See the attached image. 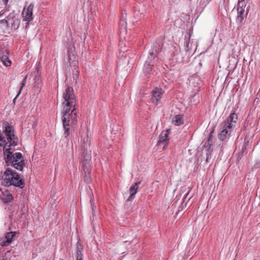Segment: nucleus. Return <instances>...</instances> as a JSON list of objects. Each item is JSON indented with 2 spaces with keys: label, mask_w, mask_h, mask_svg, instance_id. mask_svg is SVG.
I'll return each instance as SVG.
<instances>
[{
  "label": "nucleus",
  "mask_w": 260,
  "mask_h": 260,
  "mask_svg": "<svg viewBox=\"0 0 260 260\" xmlns=\"http://www.w3.org/2000/svg\"><path fill=\"white\" fill-rule=\"evenodd\" d=\"M4 131L0 132V146H4V158L7 166H11L15 169L22 171L24 161L22 155L20 152L13 153L10 147L15 146L18 142V138L14 134V128L5 123L3 126Z\"/></svg>",
  "instance_id": "1"
},
{
  "label": "nucleus",
  "mask_w": 260,
  "mask_h": 260,
  "mask_svg": "<svg viewBox=\"0 0 260 260\" xmlns=\"http://www.w3.org/2000/svg\"><path fill=\"white\" fill-rule=\"evenodd\" d=\"M62 103V121L64 130V136L67 138L70 134V127H74L78 123L76 112V101L72 87L68 86L63 93Z\"/></svg>",
  "instance_id": "2"
},
{
  "label": "nucleus",
  "mask_w": 260,
  "mask_h": 260,
  "mask_svg": "<svg viewBox=\"0 0 260 260\" xmlns=\"http://www.w3.org/2000/svg\"><path fill=\"white\" fill-rule=\"evenodd\" d=\"M238 120V116L232 112L228 118L221 124V131L218 135V138L222 141H225L235 127Z\"/></svg>",
  "instance_id": "3"
},
{
  "label": "nucleus",
  "mask_w": 260,
  "mask_h": 260,
  "mask_svg": "<svg viewBox=\"0 0 260 260\" xmlns=\"http://www.w3.org/2000/svg\"><path fill=\"white\" fill-rule=\"evenodd\" d=\"M3 184L6 186L14 185L20 188H23L24 183L18 174L14 172L12 169L7 168L2 176Z\"/></svg>",
  "instance_id": "4"
},
{
  "label": "nucleus",
  "mask_w": 260,
  "mask_h": 260,
  "mask_svg": "<svg viewBox=\"0 0 260 260\" xmlns=\"http://www.w3.org/2000/svg\"><path fill=\"white\" fill-rule=\"evenodd\" d=\"M17 16L14 12L10 13L7 17V20H5L7 26L14 29L18 28L20 21Z\"/></svg>",
  "instance_id": "5"
},
{
  "label": "nucleus",
  "mask_w": 260,
  "mask_h": 260,
  "mask_svg": "<svg viewBox=\"0 0 260 260\" xmlns=\"http://www.w3.org/2000/svg\"><path fill=\"white\" fill-rule=\"evenodd\" d=\"M246 3L244 1H239L238 5L237 12L238 15L237 20L240 23H241L244 19V17L248 13V10L245 13Z\"/></svg>",
  "instance_id": "6"
},
{
  "label": "nucleus",
  "mask_w": 260,
  "mask_h": 260,
  "mask_svg": "<svg viewBox=\"0 0 260 260\" xmlns=\"http://www.w3.org/2000/svg\"><path fill=\"white\" fill-rule=\"evenodd\" d=\"M34 7V4L31 3L27 8H26V7L24 8L22 13L23 21L29 22L32 20L34 18L32 15Z\"/></svg>",
  "instance_id": "7"
},
{
  "label": "nucleus",
  "mask_w": 260,
  "mask_h": 260,
  "mask_svg": "<svg viewBox=\"0 0 260 260\" xmlns=\"http://www.w3.org/2000/svg\"><path fill=\"white\" fill-rule=\"evenodd\" d=\"M164 93V91L162 89L156 88L152 92V98L151 99L152 102L155 105H157L159 104Z\"/></svg>",
  "instance_id": "8"
},
{
  "label": "nucleus",
  "mask_w": 260,
  "mask_h": 260,
  "mask_svg": "<svg viewBox=\"0 0 260 260\" xmlns=\"http://www.w3.org/2000/svg\"><path fill=\"white\" fill-rule=\"evenodd\" d=\"M170 129H168L166 131L162 132L159 136L157 145L160 146L161 144H164L162 147L163 149H164L167 145L168 141L169 140L168 135L170 133Z\"/></svg>",
  "instance_id": "9"
},
{
  "label": "nucleus",
  "mask_w": 260,
  "mask_h": 260,
  "mask_svg": "<svg viewBox=\"0 0 260 260\" xmlns=\"http://www.w3.org/2000/svg\"><path fill=\"white\" fill-rule=\"evenodd\" d=\"M161 50V48L159 44L156 43L153 46V48L151 50H150L149 53V56L148 57V60H151L154 58V55L156 56L158 53L160 52Z\"/></svg>",
  "instance_id": "10"
},
{
  "label": "nucleus",
  "mask_w": 260,
  "mask_h": 260,
  "mask_svg": "<svg viewBox=\"0 0 260 260\" xmlns=\"http://www.w3.org/2000/svg\"><path fill=\"white\" fill-rule=\"evenodd\" d=\"M141 183V182H138L134 183L129 188V192L130 193L129 197L128 198L127 201H131L135 197V194L137 192L138 189V185Z\"/></svg>",
  "instance_id": "11"
},
{
  "label": "nucleus",
  "mask_w": 260,
  "mask_h": 260,
  "mask_svg": "<svg viewBox=\"0 0 260 260\" xmlns=\"http://www.w3.org/2000/svg\"><path fill=\"white\" fill-rule=\"evenodd\" d=\"M16 232H11L7 233L5 235V239L6 240L3 242V246H7L12 243L13 237L15 236Z\"/></svg>",
  "instance_id": "12"
},
{
  "label": "nucleus",
  "mask_w": 260,
  "mask_h": 260,
  "mask_svg": "<svg viewBox=\"0 0 260 260\" xmlns=\"http://www.w3.org/2000/svg\"><path fill=\"white\" fill-rule=\"evenodd\" d=\"M6 54L1 53L0 55V58L3 62V64L6 67H9L11 64V61L9 59L8 54V52L7 50H5Z\"/></svg>",
  "instance_id": "13"
},
{
  "label": "nucleus",
  "mask_w": 260,
  "mask_h": 260,
  "mask_svg": "<svg viewBox=\"0 0 260 260\" xmlns=\"http://www.w3.org/2000/svg\"><path fill=\"white\" fill-rule=\"evenodd\" d=\"M201 83V80L197 75H193L189 78V84L191 86L196 87V84L199 85Z\"/></svg>",
  "instance_id": "14"
},
{
  "label": "nucleus",
  "mask_w": 260,
  "mask_h": 260,
  "mask_svg": "<svg viewBox=\"0 0 260 260\" xmlns=\"http://www.w3.org/2000/svg\"><path fill=\"white\" fill-rule=\"evenodd\" d=\"M82 161H90L91 159V151L84 149L81 156Z\"/></svg>",
  "instance_id": "15"
},
{
  "label": "nucleus",
  "mask_w": 260,
  "mask_h": 260,
  "mask_svg": "<svg viewBox=\"0 0 260 260\" xmlns=\"http://www.w3.org/2000/svg\"><path fill=\"white\" fill-rule=\"evenodd\" d=\"M77 250V259L76 260H82V246L80 242H78L76 245Z\"/></svg>",
  "instance_id": "16"
},
{
  "label": "nucleus",
  "mask_w": 260,
  "mask_h": 260,
  "mask_svg": "<svg viewBox=\"0 0 260 260\" xmlns=\"http://www.w3.org/2000/svg\"><path fill=\"white\" fill-rule=\"evenodd\" d=\"M151 72L152 66L150 64L148 61H146L144 67V72L146 74V76L149 77V75L151 74Z\"/></svg>",
  "instance_id": "17"
},
{
  "label": "nucleus",
  "mask_w": 260,
  "mask_h": 260,
  "mask_svg": "<svg viewBox=\"0 0 260 260\" xmlns=\"http://www.w3.org/2000/svg\"><path fill=\"white\" fill-rule=\"evenodd\" d=\"M173 122L176 125H180L183 123V116L182 115H177L173 119Z\"/></svg>",
  "instance_id": "18"
},
{
  "label": "nucleus",
  "mask_w": 260,
  "mask_h": 260,
  "mask_svg": "<svg viewBox=\"0 0 260 260\" xmlns=\"http://www.w3.org/2000/svg\"><path fill=\"white\" fill-rule=\"evenodd\" d=\"M83 165V169L85 172V174H89L90 170V161H82Z\"/></svg>",
  "instance_id": "19"
},
{
  "label": "nucleus",
  "mask_w": 260,
  "mask_h": 260,
  "mask_svg": "<svg viewBox=\"0 0 260 260\" xmlns=\"http://www.w3.org/2000/svg\"><path fill=\"white\" fill-rule=\"evenodd\" d=\"M26 79H27V76H26L23 79L22 82H21V88L20 89V90H19V93H18V94L16 95V96L14 98V100H13V102H15V100L17 98V97L19 96L20 93V91L21 90H22V89L23 88V87L25 86V83L26 82Z\"/></svg>",
  "instance_id": "20"
},
{
  "label": "nucleus",
  "mask_w": 260,
  "mask_h": 260,
  "mask_svg": "<svg viewBox=\"0 0 260 260\" xmlns=\"http://www.w3.org/2000/svg\"><path fill=\"white\" fill-rule=\"evenodd\" d=\"M78 75L79 71L76 69H74V70L73 71V78L74 80L75 81L76 83H77Z\"/></svg>",
  "instance_id": "21"
},
{
  "label": "nucleus",
  "mask_w": 260,
  "mask_h": 260,
  "mask_svg": "<svg viewBox=\"0 0 260 260\" xmlns=\"http://www.w3.org/2000/svg\"><path fill=\"white\" fill-rule=\"evenodd\" d=\"M13 200V197L11 194H7L6 198L5 199V202L6 203H9Z\"/></svg>",
  "instance_id": "22"
},
{
  "label": "nucleus",
  "mask_w": 260,
  "mask_h": 260,
  "mask_svg": "<svg viewBox=\"0 0 260 260\" xmlns=\"http://www.w3.org/2000/svg\"><path fill=\"white\" fill-rule=\"evenodd\" d=\"M85 182H86L87 183H89L91 182V179L89 176V174H85Z\"/></svg>",
  "instance_id": "23"
},
{
  "label": "nucleus",
  "mask_w": 260,
  "mask_h": 260,
  "mask_svg": "<svg viewBox=\"0 0 260 260\" xmlns=\"http://www.w3.org/2000/svg\"><path fill=\"white\" fill-rule=\"evenodd\" d=\"M90 203L91 205V208H92V210L93 212V214H94V210L93 201L92 199H90Z\"/></svg>",
  "instance_id": "24"
},
{
  "label": "nucleus",
  "mask_w": 260,
  "mask_h": 260,
  "mask_svg": "<svg viewBox=\"0 0 260 260\" xmlns=\"http://www.w3.org/2000/svg\"><path fill=\"white\" fill-rule=\"evenodd\" d=\"M0 260H7V259L4 256H0Z\"/></svg>",
  "instance_id": "25"
},
{
  "label": "nucleus",
  "mask_w": 260,
  "mask_h": 260,
  "mask_svg": "<svg viewBox=\"0 0 260 260\" xmlns=\"http://www.w3.org/2000/svg\"><path fill=\"white\" fill-rule=\"evenodd\" d=\"M4 4L6 5L8 2V0H3Z\"/></svg>",
  "instance_id": "26"
},
{
  "label": "nucleus",
  "mask_w": 260,
  "mask_h": 260,
  "mask_svg": "<svg viewBox=\"0 0 260 260\" xmlns=\"http://www.w3.org/2000/svg\"><path fill=\"white\" fill-rule=\"evenodd\" d=\"M5 12L4 10H2V11L0 12V16H2V15H4V13H5Z\"/></svg>",
  "instance_id": "27"
},
{
  "label": "nucleus",
  "mask_w": 260,
  "mask_h": 260,
  "mask_svg": "<svg viewBox=\"0 0 260 260\" xmlns=\"http://www.w3.org/2000/svg\"><path fill=\"white\" fill-rule=\"evenodd\" d=\"M5 20H7V18H6V19H3V20H2V22H3V23H6V21H5Z\"/></svg>",
  "instance_id": "28"
},
{
  "label": "nucleus",
  "mask_w": 260,
  "mask_h": 260,
  "mask_svg": "<svg viewBox=\"0 0 260 260\" xmlns=\"http://www.w3.org/2000/svg\"><path fill=\"white\" fill-rule=\"evenodd\" d=\"M187 41H188V40H187V41H186V43H187V44H186V45H187V46H188V43H187Z\"/></svg>",
  "instance_id": "29"
}]
</instances>
